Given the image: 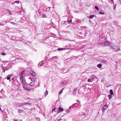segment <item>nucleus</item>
<instances>
[{"label": "nucleus", "instance_id": "obj_34", "mask_svg": "<svg viewBox=\"0 0 121 121\" xmlns=\"http://www.w3.org/2000/svg\"><path fill=\"white\" fill-rule=\"evenodd\" d=\"M112 2H113V0H111Z\"/></svg>", "mask_w": 121, "mask_h": 121}, {"label": "nucleus", "instance_id": "obj_7", "mask_svg": "<svg viewBox=\"0 0 121 121\" xmlns=\"http://www.w3.org/2000/svg\"><path fill=\"white\" fill-rule=\"evenodd\" d=\"M101 62L102 63H104L105 64H106L107 63L106 61L104 60H103L101 61Z\"/></svg>", "mask_w": 121, "mask_h": 121}, {"label": "nucleus", "instance_id": "obj_28", "mask_svg": "<svg viewBox=\"0 0 121 121\" xmlns=\"http://www.w3.org/2000/svg\"><path fill=\"white\" fill-rule=\"evenodd\" d=\"M112 97V96L111 95H109V98L110 99Z\"/></svg>", "mask_w": 121, "mask_h": 121}, {"label": "nucleus", "instance_id": "obj_8", "mask_svg": "<svg viewBox=\"0 0 121 121\" xmlns=\"http://www.w3.org/2000/svg\"><path fill=\"white\" fill-rule=\"evenodd\" d=\"M61 107H59L58 108V109L60 110V111L61 112L63 110V109L62 108H61Z\"/></svg>", "mask_w": 121, "mask_h": 121}, {"label": "nucleus", "instance_id": "obj_17", "mask_svg": "<svg viewBox=\"0 0 121 121\" xmlns=\"http://www.w3.org/2000/svg\"><path fill=\"white\" fill-rule=\"evenodd\" d=\"M8 76H9V77H7V80H9L10 79V77H11L12 76H10L9 75H8Z\"/></svg>", "mask_w": 121, "mask_h": 121}, {"label": "nucleus", "instance_id": "obj_10", "mask_svg": "<svg viewBox=\"0 0 121 121\" xmlns=\"http://www.w3.org/2000/svg\"><path fill=\"white\" fill-rule=\"evenodd\" d=\"M102 66V65L101 64H99L97 65V67L99 68H101Z\"/></svg>", "mask_w": 121, "mask_h": 121}, {"label": "nucleus", "instance_id": "obj_20", "mask_svg": "<svg viewBox=\"0 0 121 121\" xmlns=\"http://www.w3.org/2000/svg\"><path fill=\"white\" fill-rule=\"evenodd\" d=\"M95 8L97 10H98L99 9L98 8V7L97 6H95Z\"/></svg>", "mask_w": 121, "mask_h": 121}, {"label": "nucleus", "instance_id": "obj_29", "mask_svg": "<svg viewBox=\"0 0 121 121\" xmlns=\"http://www.w3.org/2000/svg\"><path fill=\"white\" fill-rule=\"evenodd\" d=\"M23 85V86H26V83H25V82H24L23 83H22V84Z\"/></svg>", "mask_w": 121, "mask_h": 121}, {"label": "nucleus", "instance_id": "obj_14", "mask_svg": "<svg viewBox=\"0 0 121 121\" xmlns=\"http://www.w3.org/2000/svg\"><path fill=\"white\" fill-rule=\"evenodd\" d=\"M48 94V92L47 91H46L44 93L45 96H46Z\"/></svg>", "mask_w": 121, "mask_h": 121}, {"label": "nucleus", "instance_id": "obj_18", "mask_svg": "<svg viewBox=\"0 0 121 121\" xmlns=\"http://www.w3.org/2000/svg\"><path fill=\"white\" fill-rule=\"evenodd\" d=\"M18 111L19 112H22L23 111V110L21 109H19L18 110Z\"/></svg>", "mask_w": 121, "mask_h": 121}, {"label": "nucleus", "instance_id": "obj_35", "mask_svg": "<svg viewBox=\"0 0 121 121\" xmlns=\"http://www.w3.org/2000/svg\"><path fill=\"white\" fill-rule=\"evenodd\" d=\"M15 121H17L16 120H15Z\"/></svg>", "mask_w": 121, "mask_h": 121}, {"label": "nucleus", "instance_id": "obj_5", "mask_svg": "<svg viewBox=\"0 0 121 121\" xmlns=\"http://www.w3.org/2000/svg\"><path fill=\"white\" fill-rule=\"evenodd\" d=\"M23 86V88L25 90H27V91H30L31 90L30 89H28L27 87H25V86Z\"/></svg>", "mask_w": 121, "mask_h": 121}, {"label": "nucleus", "instance_id": "obj_23", "mask_svg": "<svg viewBox=\"0 0 121 121\" xmlns=\"http://www.w3.org/2000/svg\"><path fill=\"white\" fill-rule=\"evenodd\" d=\"M77 88H75L74 89V91H76L77 90Z\"/></svg>", "mask_w": 121, "mask_h": 121}, {"label": "nucleus", "instance_id": "obj_12", "mask_svg": "<svg viewBox=\"0 0 121 121\" xmlns=\"http://www.w3.org/2000/svg\"><path fill=\"white\" fill-rule=\"evenodd\" d=\"M110 93L111 95H113V91L112 90H110Z\"/></svg>", "mask_w": 121, "mask_h": 121}, {"label": "nucleus", "instance_id": "obj_24", "mask_svg": "<svg viewBox=\"0 0 121 121\" xmlns=\"http://www.w3.org/2000/svg\"><path fill=\"white\" fill-rule=\"evenodd\" d=\"M8 12L9 13V15H11L12 13L11 12V11H9V10H8Z\"/></svg>", "mask_w": 121, "mask_h": 121}, {"label": "nucleus", "instance_id": "obj_11", "mask_svg": "<svg viewBox=\"0 0 121 121\" xmlns=\"http://www.w3.org/2000/svg\"><path fill=\"white\" fill-rule=\"evenodd\" d=\"M35 81H33V82H32L30 83V84L31 86L34 85L35 84Z\"/></svg>", "mask_w": 121, "mask_h": 121}, {"label": "nucleus", "instance_id": "obj_16", "mask_svg": "<svg viewBox=\"0 0 121 121\" xmlns=\"http://www.w3.org/2000/svg\"><path fill=\"white\" fill-rule=\"evenodd\" d=\"M42 17L43 18L47 17L46 15L45 14H42Z\"/></svg>", "mask_w": 121, "mask_h": 121}, {"label": "nucleus", "instance_id": "obj_9", "mask_svg": "<svg viewBox=\"0 0 121 121\" xmlns=\"http://www.w3.org/2000/svg\"><path fill=\"white\" fill-rule=\"evenodd\" d=\"M20 79L21 80H24L23 75H21L20 77Z\"/></svg>", "mask_w": 121, "mask_h": 121}, {"label": "nucleus", "instance_id": "obj_3", "mask_svg": "<svg viewBox=\"0 0 121 121\" xmlns=\"http://www.w3.org/2000/svg\"><path fill=\"white\" fill-rule=\"evenodd\" d=\"M29 104V103H23L20 104V106H22L23 105H26V104Z\"/></svg>", "mask_w": 121, "mask_h": 121}, {"label": "nucleus", "instance_id": "obj_33", "mask_svg": "<svg viewBox=\"0 0 121 121\" xmlns=\"http://www.w3.org/2000/svg\"><path fill=\"white\" fill-rule=\"evenodd\" d=\"M94 78H93L92 79V80H94Z\"/></svg>", "mask_w": 121, "mask_h": 121}, {"label": "nucleus", "instance_id": "obj_6", "mask_svg": "<svg viewBox=\"0 0 121 121\" xmlns=\"http://www.w3.org/2000/svg\"><path fill=\"white\" fill-rule=\"evenodd\" d=\"M104 11L103 10H100L99 12V13L100 14H102L104 13Z\"/></svg>", "mask_w": 121, "mask_h": 121}, {"label": "nucleus", "instance_id": "obj_30", "mask_svg": "<svg viewBox=\"0 0 121 121\" xmlns=\"http://www.w3.org/2000/svg\"><path fill=\"white\" fill-rule=\"evenodd\" d=\"M31 80L32 81V82H33V81H35L34 80H35L33 78H32L31 79Z\"/></svg>", "mask_w": 121, "mask_h": 121}, {"label": "nucleus", "instance_id": "obj_15", "mask_svg": "<svg viewBox=\"0 0 121 121\" xmlns=\"http://www.w3.org/2000/svg\"><path fill=\"white\" fill-rule=\"evenodd\" d=\"M25 71L24 70L21 73V75H23V74L24 73Z\"/></svg>", "mask_w": 121, "mask_h": 121}, {"label": "nucleus", "instance_id": "obj_13", "mask_svg": "<svg viewBox=\"0 0 121 121\" xmlns=\"http://www.w3.org/2000/svg\"><path fill=\"white\" fill-rule=\"evenodd\" d=\"M94 16H95V15H91L89 16V18L90 19H91L93 17H94Z\"/></svg>", "mask_w": 121, "mask_h": 121}, {"label": "nucleus", "instance_id": "obj_31", "mask_svg": "<svg viewBox=\"0 0 121 121\" xmlns=\"http://www.w3.org/2000/svg\"><path fill=\"white\" fill-rule=\"evenodd\" d=\"M21 81V82H22V84L24 82V80H22Z\"/></svg>", "mask_w": 121, "mask_h": 121}, {"label": "nucleus", "instance_id": "obj_4", "mask_svg": "<svg viewBox=\"0 0 121 121\" xmlns=\"http://www.w3.org/2000/svg\"><path fill=\"white\" fill-rule=\"evenodd\" d=\"M108 107V105L105 104L103 107V109L104 110L106 109Z\"/></svg>", "mask_w": 121, "mask_h": 121}, {"label": "nucleus", "instance_id": "obj_25", "mask_svg": "<svg viewBox=\"0 0 121 121\" xmlns=\"http://www.w3.org/2000/svg\"><path fill=\"white\" fill-rule=\"evenodd\" d=\"M59 50H65V48H59L58 49Z\"/></svg>", "mask_w": 121, "mask_h": 121}, {"label": "nucleus", "instance_id": "obj_19", "mask_svg": "<svg viewBox=\"0 0 121 121\" xmlns=\"http://www.w3.org/2000/svg\"><path fill=\"white\" fill-rule=\"evenodd\" d=\"M63 89L61 90L59 92V94L60 95V94H61L62 93V90H63Z\"/></svg>", "mask_w": 121, "mask_h": 121}, {"label": "nucleus", "instance_id": "obj_21", "mask_svg": "<svg viewBox=\"0 0 121 121\" xmlns=\"http://www.w3.org/2000/svg\"><path fill=\"white\" fill-rule=\"evenodd\" d=\"M68 22L69 23H71L72 22V21L71 20H68Z\"/></svg>", "mask_w": 121, "mask_h": 121}, {"label": "nucleus", "instance_id": "obj_32", "mask_svg": "<svg viewBox=\"0 0 121 121\" xmlns=\"http://www.w3.org/2000/svg\"><path fill=\"white\" fill-rule=\"evenodd\" d=\"M56 108H55L53 109L52 110V112H53L54 110H55Z\"/></svg>", "mask_w": 121, "mask_h": 121}, {"label": "nucleus", "instance_id": "obj_22", "mask_svg": "<svg viewBox=\"0 0 121 121\" xmlns=\"http://www.w3.org/2000/svg\"><path fill=\"white\" fill-rule=\"evenodd\" d=\"M20 2V1H16L15 2V3H17L18 4Z\"/></svg>", "mask_w": 121, "mask_h": 121}, {"label": "nucleus", "instance_id": "obj_26", "mask_svg": "<svg viewBox=\"0 0 121 121\" xmlns=\"http://www.w3.org/2000/svg\"><path fill=\"white\" fill-rule=\"evenodd\" d=\"M1 54L3 55H6V53L3 52L1 53Z\"/></svg>", "mask_w": 121, "mask_h": 121}, {"label": "nucleus", "instance_id": "obj_27", "mask_svg": "<svg viewBox=\"0 0 121 121\" xmlns=\"http://www.w3.org/2000/svg\"><path fill=\"white\" fill-rule=\"evenodd\" d=\"M91 81V79H88V82H90Z\"/></svg>", "mask_w": 121, "mask_h": 121}, {"label": "nucleus", "instance_id": "obj_1", "mask_svg": "<svg viewBox=\"0 0 121 121\" xmlns=\"http://www.w3.org/2000/svg\"><path fill=\"white\" fill-rule=\"evenodd\" d=\"M110 43L107 41H105L104 42V44L105 46H108L110 45Z\"/></svg>", "mask_w": 121, "mask_h": 121}, {"label": "nucleus", "instance_id": "obj_2", "mask_svg": "<svg viewBox=\"0 0 121 121\" xmlns=\"http://www.w3.org/2000/svg\"><path fill=\"white\" fill-rule=\"evenodd\" d=\"M29 72L33 76H36V74L34 71L31 70H30L29 71Z\"/></svg>", "mask_w": 121, "mask_h": 121}]
</instances>
